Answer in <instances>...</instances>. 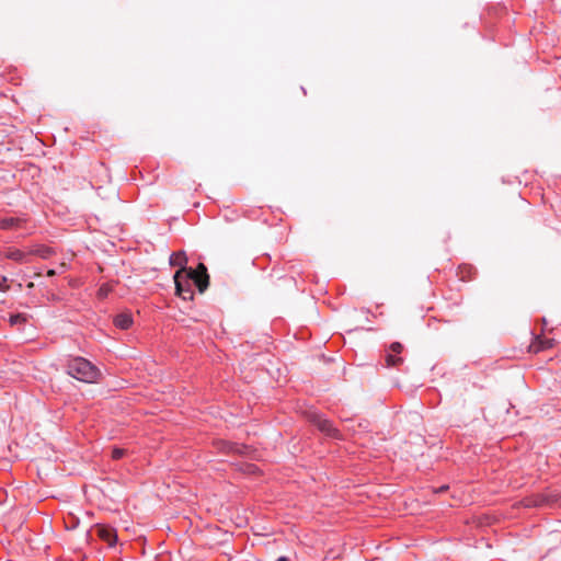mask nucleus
<instances>
[{"mask_svg": "<svg viewBox=\"0 0 561 561\" xmlns=\"http://www.w3.org/2000/svg\"><path fill=\"white\" fill-rule=\"evenodd\" d=\"M193 283L199 290L204 293L209 285V275L207 268L203 263H199L196 268L190 267V270H178L174 274V283L176 294L183 299L192 298L193 293L190 287V283Z\"/></svg>", "mask_w": 561, "mask_h": 561, "instance_id": "f257e3e1", "label": "nucleus"}, {"mask_svg": "<svg viewBox=\"0 0 561 561\" xmlns=\"http://www.w3.org/2000/svg\"><path fill=\"white\" fill-rule=\"evenodd\" d=\"M65 367L69 376L82 382H98L101 377L100 369L90 360L81 356L69 358Z\"/></svg>", "mask_w": 561, "mask_h": 561, "instance_id": "f03ea898", "label": "nucleus"}, {"mask_svg": "<svg viewBox=\"0 0 561 561\" xmlns=\"http://www.w3.org/2000/svg\"><path fill=\"white\" fill-rule=\"evenodd\" d=\"M310 420L312 424L325 436L334 439H342L341 432L334 426L332 421L318 413H312Z\"/></svg>", "mask_w": 561, "mask_h": 561, "instance_id": "7ed1b4c3", "label": "nucleus"}, {"mask_svg": "<svg viewBox=\"0 0 561 561\" xmlns=\"http://www.w3.org/2000/svg\"><path fill=\"white\" fill-rule=\"evenodd\" d=\"M98 537L107 543L108 547H114L117 543V531L114 527L108 525H95Z\"/></svg>", "mask_w": 561, "mask_h": 561, "instance_id": "20e7f679", "label": "nucleus"}, {"mask_svg": "<svg viewBox=\"0 0 561 561\" xmlns=\"http://www.w3.org/2000/svg\"><path fill=\"white\" fill-rule=\"evenodd\" d=\"M553 345L554 342L552 339H545L540 335H535L533 342L529 345V352L537 354L539 352L553 347Z\"/></svg>", "mask_w": 561, "mask_h": 561, "instance_id": "39448f33", "label": "nucleus"}, {"mask_svg": "<svg viewBox=\"0 0 561 561\" xmlns=\"http://www.w3.org/2000/svg\"><path fill=\"white\" fill-rule=\"evenodd\" d=\"M551 502L549 495L538 493L526 496L523 500V504L526 507H540L549 504Z\"/></svg>", "mask_w": 561, "mask_h": 561, "instance_id": "423d86ee", "label": "nucleus"}, {"mask_svg": "<svg viewBox=\"0 0 561 561\" xmlns=\"http://www.w3.org/2000/svg\"><path fill=\"white\" fill-rule=\"evenodd\" d=\"M25 218L22 217H7L0 218V229L2 230H12L22 227V224L25 222Z\"/></svg>", "mask_w": 561, "mask_h": 561, "instance_id": "0eeeda50", "label": "nucleus"}, {"mask_svg": "<svg viewBox=\"0 0 561 561\" xmlns=\"http://www.w3.org/2000/svg\"><path fill=\"white\" fill-rule=\"evenodd\" d=\"M114 324L121 330H128L133 324V317L130 313L122 312L114 318Z\"/></svg>", "mask_w": 561, "mask_h": 561, "instance_id": "6e6552de", "label": "nucleus"}, {"mask_svg": "<svg viewBox=\"0 0 561 561\" xmlns=\"http://www.w3.org/2000/svg\"><path fill=\"white\" fill-rule=\"evenodd\" d=\"M170 265L171 266H179L180 268L179 270H188L186 267V263H187V256L185 254V252L181 251V252H173L171 255H170Z\"/></svg>", "mask_w": 561, "mask_h": 561, "instance_id": "1a4fd4ad", "label": "nucleus"}, {"mask_svg": "<svg viewBox=\"0 0 561 561\" xmlns=\"http://www.w3.org/2000/svg\"><path fill=\"white\" fill-rule=\"evenodd\" d=\"M3 256L8 260H12L18 263H23L26 257V253L20 249L8 248L5 252H3Z\"/></svg>", "mask_w": 561, "mask_h": 561, "instance_id": "9d476101", "label": "nucleus"}, {"mask_svg": "<svg viewBox=\"0 0 561 561\" xmlns=\"http://www.w3.org/2000/svg\"><path fill=\"white\" fill-rule=\"evenodd\" d=\"M28 320V316L26 313H15L11 314L9 318V323L11 327H16L19 330H22V325H24Z\"/></svg>", "mask_w": 561, "mask_h": 561, "instance_id": "9b49d317", "label": "nucleus"}, {"mask_svg": "<svg viewBox=\"0 0 561 561\" xmlns=\"http://www.w3.org/2000/svg\"><path fill=\"white\" fill-rule=\"evenodd\" d=\"M385 362H386V366L389 368L398 367L399 365H401L403 363V358L401 356H398L396 354L388 352L385 355Z\"/></svg>", "mask_w": 561, "mask_h": 561, "instance_id": "f8f14e48", "label": "nucleus"}, {"mask_svg": "<svg viewBox=\"0 0 561 561\" xmlns=\"http://www.w3.org/2000/svg\"><path fill=\"white\" fill-rule=\"evenodd\" d=\"M31 254L37 255L42 259H48L53 254V250L48 247L41 245L30 252Z\"/></svg>", "mask_w": 561, "mask_h": 561, "instance_id": "ddd939ff", "label": "nucleus"}, {"mask_svg": "<svg viewBox=\"0 0 561 561\" xmlns=\"http://www.w3.org/2000/svg\"><path fill=\"white\" fill-rule=\"evenodd\" d=\"M402 350H403V346L399 342L391 343V345L389 347V352L392 353V354H396L398 356H400Z\"/></svg>", "mask_w": 561, "mask_h": 561, "instance_id": "4468645a", "label": "nucleus"}, {"mask_svg": "<svg viewBox=\"0 0 561 561\" xmlns=\"http://www.w3.org/2000/svg\"><path fill=\"white\" fill-rule=\"evenodd\" d=\"M124 455H125V449H123V448L115 447L112 450V458L115 460L122 459L124 457Z\"/></svg>", "mask_w": 561, "mask_h": 561, "instance_id": "2eb2a0df", "label": "nucleus"}, {"mask_svg": "<svg viewBox=\"0 0 561 561\" xmlns=\"http://www.w3.org/2000/svg\"><path fill=\"white\" fill-rule=\"evenodd\" d=\"M8 283V277L7 276H1L0 278V291H8L9 290V285L7 284Z\"/></svg>", "mask_w": 561, "mask_h": 561, "instance_id": "dca6fc26", "label": "nucleus"}, {"mask_svg": "<svg viewBox=\"0 0 561 561\" xmlns=\"http://www.w3.org/2000/svg\"><path fill=\"white\" fill-rule=\"evenodd\" d=\"M449 489V486L447 484H444L437 489L434 490L435 493H444L446 492L447 490Z\"/></svg>", "mask_w": 561, "mask_h": 561, "instance_id": "f3484780", "label": "nucleus"}, {"mask_svg": "<svg viewBox=\"0 0 561 561\" xmlns=\"http://www.w3.org/2000/svg\"><path fill=\"white\" fill-rule=\"evenodd\" d=\"M276 561H289L287 557H279Z\"/></svg>", "mask_w": 561, "mask_h": 561, "instance_id": "a211bd4d", "label": "nucleus"}, {"mask_svg": "<svg viewBox=\"0 0 561 561\" xmlns=\"http://www.w3.org/2000/svg\"><path fill=\"white\" fill-rule=\"evenodd\" d=\"M54 274H55V272H54L53 270H50V271L48 272V275H54Z\"/></svg>", "mask_w": 561, "mask_h": 561, "instance_id": "6ab92c4d", "label": "nucleus"}]
</instances>
